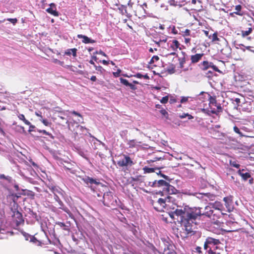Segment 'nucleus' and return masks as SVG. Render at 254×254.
I'll return each mask as SVG.
<instances>
[{
	"instance_id": "f257e3e1",
	"label": "nucleus",
	"mask_w": 254,
	"mask_h": 254,
	"mask_svg": "<svg viewBox=\"0 0 254 254\" xmlns=\"http://www.w3.org/2000/svg\"><path fill=\"white\" fill-rule=\"evenodd\" d=\"M201 214V208L200 207H193L190 208L188 206H185L183 208H177L174 212H172V215H170L171 217H174V215L180 217L178 221H180L181 223L182 229L184 231L182 232L183 235L182 237H187L189 236H191L194 234V221L197 217Z\"/></svg>"
},
{
	"instance_id": "f03ea898",
	"label": "nucleus",
	"mask_w": 254,
	"mask_h": 254,
	"mask_svg": "<svg viewBox=\"0 0 254 254\" xmlns=\"http://www.w3.org/2000/svg\"><path fill=\"white\" fill-rule=\"evenodd\" d=\"M157 188H160L162 190H159L158 194L162 196L168 195L169 194H176L178 190L170 183L163 180H158Z\"/></svg>"
},
{
	"instance_id": "7ed1b4c3",
	"label": "nucleus",
	"mask_w": 254,
	"mask_h": 254,
	"mask_svg": "<svg viewBox=\"0 0 254 254\" xmlns=\"http://www.w3.org/2000/svg\"><path fill=\"white\" fill-rule=\"evenodd\" d=\"M172 197L167 196L165 198H157V196H154L153 199L151 200V203L154 208L158 211H163L167 205V202H170Z\"/></svg>"
},
{
	"instance_id": "20e7f679",
	"label": "nucleus",
	"mask_w": 254,
	"mask_h": 254,
	"mask_svg": "<svg viewBox=\"0 0 254 254\" xmlns=\"http://www.w3.org/2000/svg\"><path fill=\"white\" fill-rule=\"evenodd\" d=\"M208 95L209 97V106L211 109L210 113L217 115L220 113L222 112L223 108L221 104L217 102L216 96H212L210 94H208Z\"/></svg>"
},
{
	"instance_id": "39448f33",
	"label": "nucleus",
	"mask_w": 254,
	"mask_h": 254,
	"mask_svg": "<svg viewBox=\"0 0 254 254\" xmlns=\"http://www.w3.org/2000/svg\"><path fill=\"white\" fill-rule=\"evenodd\" d=\"M205 215L207 217L213 220H217L220 217V212L215 211V209L213 208L210 203L208 205L206 206L203 213L201 212V214L199 216Z\"/></svg>"
},
{
	"instance_id": "423d86ee",
	"label": "nucleus",
	"mask_w": 254,
	"mask_h": 254,
	"mask_svg": "<svg viewBox=\"0 0 254 254\" xmlns=\"http://www.w3.org/2000/svg\"><path fill=\"white\" fill-rule=\"evenodd\" d=\"M51 190L53 192L54 194V199L59 204V208L60 209H61L63 210L64 212L67 213L69 216H71L72 215L71 212L69 210V209L66 207L63 201L61 200V199L60 198L58 194H57V192L60 193V192L58 191V189L56 188L55 187H52L51 188Z\"/></svg>"
},
{
	"instance_id": "0eeeda50",
	"label": "nucleus",
	"mask_w": 254,
	"mask_h": 254,
	"mask_svg": "<svg viewBox=\"0 0 254 254\" xmlns=\"http://www.w3.org/2000/svg\"><path fill=\"white\" fill-rule=\"evenodd\" d=\"M117 164L120 167L127 168L131 167L133 162L128 155L122 154L121 155V158L117 161Z\"/></svg>"
},
{
	"instance_id": "6e6552de",
	"label": "nucleus",
	"mask_w": 254,
	"mask_h": 254,
	"mask_svg": "<svg viewBox=\"0 0 254 254\" xmlns=\"http://www.w3.org/2000/svg\"><path fill=\"white\" fill-rule=\"evenodd\" d=\"M12 211V220L15 223L16 226L18 227L21 224H23L24 220L23 219L22 213L17 210V208L14 207L11 208Z\"/></svg>"
},
{
	"instance_id": "1a4fd4ad",
	"label": "nucleus",
	"mask_w": 254,
	"mask_h": 254,
	"mask_svg": "<svg viewBox=\"0 0 254 254\" xmlns=\"http://www.w3.org/2000/svg\"><path fill=\"white\" fill-rule=\"evenodd\" d=\"M146 9L145 5H143V3L137 5L134 10L135 16H137L139 18L145 17L146 14L148 13Z\"/></svg>"
},
{
	"instance_id": "9d476101",
	"label": "nucleus",
	"mask_w": 254,
	"mask_h": 254,
	"mask_svg": "<svg viewBox=\"0 0 254 254\" xmlns=\"http://www.w3.org/2000/svg\"><path fill=\"white\" fill-rule=\"evenodd\" d=\"M220 243L219 239H214L211 237H208L204 243V249L207 250L209 248V250H212V248L216 245Z\"/></svg>"
},
{
	"instance_id": "9b49d317",
	"label": "nucleus",
	"mask_w": 254,
	"mask_h": 254,
	"mask_svg": "<svg viewBox=\"0 0 254 254\" xmlns=\"http://www.w3.org/2000/svg\"><path fill=\"white\" fill-rule=\"evenodd\" d=\"M103 203L105 205L110 207L115 204L116 200L111 192L105 193L103 195Z\"/></svg>"
},
{
	"instance_id": "f8f14e48",
	"label": "nucleus",
	"mask_w": 254,
	"mask_h": 254,
	"mask_svg": "<svg viewBox=\"0 0 254 254\" xmlns=\"http://www.w3.org/2000/svg\"><path fill=\"white\" fill-rule=\"evenodd\" d=\"M81 180L86 185H92V184H96V185H99L100 184L99 182H98L97 180L94 179L92 178H90L88 176H85L84 177H83L81 178Z\"/></svg>"
},
{
	"instance_id": "ddd939ff",
	"label": "nucleus",
	"mask_w": 254,
	"mask_h": 254,
	"mask_svg": "<svg viewBox=\"0 0 254 254\" xmlns=\"http://www.w3.org/2000/svg\"><path fill=\"white\" fill-rule=\"evenodd\" d=\"M204 55L203 53H201L190 56L191 64H194L199 62L201 60Z\"/></svg>"
},
{
	"instance_id": "4468645a",
	"label": "nucleus",
	"mask_w": 254,
	"mask_h": 254,
	"mask_svg": "<svg viewBox=\"0 0 254 254\" xmlns=\"http://www.w3.org/2000/svg\"><path fill=\"white\" fill-rule=\"evenodd\" d=\"M212 205L215 211L220 212V214L222 213V211L224 210V207L223 204L219 201H215L214 203H210Z\"/></svg>"
},
{
	"instance_id": "2eb2a0df",
	"label": "nucleus",
	"mask_w": 254,
	"mask_h": 254,
	"mask_svg": "<svg viewBox=\"0 0 254 254\" xmlns=\"http://www.w3.org/2000/svg\"><path fill=\"white\" fill-rule=\"evenodd\" d=\"M50 5L51 7L47 8L46 11L55 16H58L59 14V12L56 10V4L54 3H52Z\"/></svg>"
},
{
	"instance_id": "dca6fc26",
	"label": "nucleus",
	"mask_w": 254,
	"mask_h": 254,
	"mask_svg": "<svg viewBox=\"0 0 254 254\" xmlns=\"http://www.w3.org/2000/svg\"><path fill=\"white\" fill-rule=\"evenodd\" d=\"M181 54L182 55V57L179 58L178 59V61L180 68H183L184 67V64L186 63L187 61V55L185 52H182Z\"/></svg>"
},
{
	"instance_id": "f3484780",
	"label": "nucleus",
	"mask_w": 254,
	"mask_h": 254,
	"mask_svg": "<svg viewBox=\"0 0 254 254\" xmlns=\"http://www.w3.org/2000/svg\"><path fill=\"white\" fill-rule=\"evenodd\" d=\"M223 200L225 202V205L226 208L228 209L229 211H230L231 209L232 208V199L231 197H225L223 198Z\"/></svg>"
},
{
	"instance_id": "a211bd4d",
	"label": "nucleus",
	"mask_w": 254,
	"mask_h": 254,
	"mask_svg": "<svg viewBox=\"0 0 254 254\" xmlns=\"http://www.w3.org/2000/svg\"><path fill=\"white\" fill-rule=\"evenodd\" d=\"M120 80L121 83L125 85L126 86H128L130 88L133 90H135L137 89L136 87L132 84V83H129L127 80L124 79L122 77L120 78Z\"/></svg>"
},
{
	"instance_id": "6ab92c4d",
	"label": "nucleus",
	"mask_w": 254,
	"mask_h": 254,
	"mask_svg": "<svg viewBox=\"0 0 254 254\" xmlns=\"http://www.w3.org/2000/svg\"><path fill=\"white\" fill-rule=\"evenodd\" d=\"M170 48L172 49L173 51H176L177 49L179 48L180 50H181L182 48L180 47V44L177 40H173L171 41Z\"/></svg>"
},
{
	"instance_id": "aec40b11",
	"label": "nucleus",
	"mask_w": 254,
	"mask_h": 254,
	"mask_svg": "<svg viewBox=\"0 0 254 254\" xmlns=\"http://www.w3.org/2000/svg\"><path fill=\"white\" fill-rule=\"evenodd\" d=\"M77 37L79 39L82 38V42L85 44H88V43H94L95 42V41L94 40L91 39L90 38H88L87 36L83 35L81 34H78L77 35Z\"/></svg>"
},
{
	"instance_id": "412c9836",
	"label": "nucleus",
	"mask_w": 254,
	"mask_h": 254,
	"mask_svg": "<svg viewBox=\"0 0 254 254\" xmlns=\"http://www.w3.org/2000/svg\"><path fill=\"white\" fill-rule=\"evenodd\" d=\"M159 0H147L146 2L143 3V5H145V8H148L149 7H153L156 5V3Z\"/></svg>"
},
{
	"instance_id": "4be33fe9",
	"label": "nucleus",
	"mask_w": 254,
	"mask_h": 254,
	"mask_svg": "<svg viewBox=\"0 0 254 254\" xmlns=\"http://www.w3.org/2000/svg\"><path fill=\"white\" fill-rule=\"evenodd\" d=\"M244 171V169L239 170L238 171V174L242 177V179L246 181L249 178H251V174L248 172H246L245 173H243V171Z\"/></svg>"
},
{
	"instance_id": "5701e85b",
	"label": "nucleus",
	"mask_w": 254,
	"mask_h": 254,
	"mask_svg": "<svg viewBox=\"0 0 254 254\" xmlns=\"http://www.w3.org/2000/svg\"><path fill=\"white\" fill-rule=\"evenodd\" d=\"M242 6L240 4H238L235 6V14L239 15V16H243L244 15V12L242 11Z\"/></svg>"
},
{
	"instance_id": "b1692460",
	"label": "nucleus",
	"mask_w": 254,
	"mask_h": 254,
	"mask_svg": "<svg viewBox=\"0 0 254 254\" xmlns=\"http://www.w3.org/2000/svg\"><path fill=\"white\" fill-rule=\"evenodd\" d=\"M77 49L76 48L69 49L65 51L64 54L67 56H70L71 54L74 57H76Z\"/></svg>"
},
{
	"instance_id": "393cba45",
	"label": "nucleus",
	"mask_w": 254,
	"mask_h": 254,
	"mask_svg": "<svg viewBox=\"0 0 254 254\" xmlns=\"http://www.w3.org/2000/svg\"><path fill=\"white\" fill-rule=\"evenodd\" d=\"M212 63L208 61H203L201 63V68L203 70H206L211 66Z\"/></svg>"
},
{
	"instance_id": "a878e982",
	"label": "nucleus",
	"mask_w": 254,
	"mask_h": 254,
	"mask_svg": "<svg viewBox=\"0 0 254 254\" xmlns=\"http://www.w3.org/2000/svg\"><path fill=\"white\" fill-rule=\"evenodd\" d=\"M56 224L60 227L63 228V230L67 231H69V227L70 226V222H67V224H68V225H66L64 223L61 222H57Z\"/></svg>"
},
{
	"instance_id": "bb28decb",
	"label": "nucleus",
	"mask_w": 254,
	"mask_h": 254,
	"mask_svg": "<svg viewBox=\"0 0 254 254\" xmlns=\"http://www.w3.org/2000/svg\"><path fill=\"white\" fill-rule=\"evenodd\" d=\"M141 143L142 142L141 141L138 142L135 139H131L128 141L127 144L129 148H134L137 145V144H141Z\"/></svg>"
},
{
	"instance_id": "cd10ccee",
	"label": "nucleus",
	"mask_w": 254,
	"mask_h": 254,
	"mask_svg": "<svg viewBox=\"0 0 254 254\" xmlns=\"http://www.w3.org/2000/svg\"><path fill=\"white\" fill-rule=\"evenodd\" d=\"M11 197L13 202H14L13 207H15L16 206L17 207L18 204L17 203V201L18 198L20 197V196L17 194H12L11 195Z\"/></svg>"
},
{
	"instance_id": "c85d7f7f",
	"label": "nucleus",
	"mask_w": 254,
	"mask_h": 254,
	"mask_svg": "<svg viewBox=\"0 0 254 254\" xmlns=\"http://www.w3.org/2000/svg\"><path fill=\"white\" fill-rule=\"evenodd\" d=\"M157 180H154L152 181H146L145 185L147 187H150L152 188H157Z\"/></svg>"
},
{
	"instance_id": "c756f323",
	"label": "nucleus",
	"mask_w": 254,
	"mask_h": 254,
	"mask_svg": "<svg viewBox=\"0 0 254 254\" xmlns=\"http://www.w3.org/2000/svg\"><path fill=\"white\" fill-rule=\"evenodd\" d=\"M156 168H159V167H156ZM143 170L144 173H145V174L155 172V168H152L151 167H148L145 166L143 168Z\"/></svg>"
},
{
	"instance_id": "7c9ffc66",
	"label": "nucleus",
	"mask_w": 254,
	"mask_h": 254,
	"mask_svg": "<svg viewBox=\"0 0 254 254\" xmlns=\"http://www.w3.org/2000/svg\"><path fill=\"white\" fill-rule=\"evenodd\" d=\"M212 42L216 43V41H219L220 39L218 37L217 32H214L212 35H211V38Z\"/></svg>"
},
{
	"instance_id": "2f4dec72",
	"label": "nucleus",
	"mask_w": 254,
	"mask_h": 254,
	"mask_svg": "<svg viewBox=\"0 0 254 254\" xmlns=\"http://www.w3.org/2000/svg\"><path fill=\"white\" fill-rule=\"evenodd\" d=\"M230 51L231 49L230 47H226L225 48L222 49L221 50V52L223 54L225 55L227 57H228L230 54Z\"/></svg>"
},
{
	"instance_id": "473e14b6",
	"label": "nucleus",
	"mask_w": 254,
	"mask_h": 254,
	"mask_svg": "<svg viewBox=\"0 0 254 254\" xmlns=\"http://www.w3.org/2000/svg\"><path fill=\"white\" fill-rule=\"evenodd\" d=\"M37 131L39 133H42L45 135H48L52 139L54 138V136L53 135V134L52 133L47 131L46 130L38 129Z\"/></svg>"
},
{
	"instance_id": "72a5a7b5",
	"label": "nucleus",
	"mask_w": 254,
	"mask_h": 254,
	"mask_svg": "<svg viewBox=\"0 0 254 254\" xmlns=\"http://www.w3.org/2000/svg\"><path fill=\"white\" fill-rule=\"evenodd\" d=\"M30 241L37 244L38 246H41V245L43 244L41 241L38 240L34 236H32L30 238Z\"/></svg>"
},
{
	"instance_id": "f704fd0d",
	"label": "nucleus",
	"mask_w": 254,
	"mask_h": 254,
	"mask_svg": "<svg viewBox=\"0 0 254 254\" xmlns=\"http://www.w3.org/2000/svg\"><path fill=\"white\" fill-rule=\"evenodd\" d=\"M18 117V118L20 120L23 121V122L26 125H30V122L25 119V116H24V115H23V114H19Z\"/></svg>"
},
{
	"instance_id": "c9c22d12",
	"label": "nucleus",
	"mask_w": 254,
	"mask_h": 254,
	"mask_svg": "<svg viewBox=\"0 0 254 254\" xmlns=\"http://www.w3.org/2000/svg\"><path fill=\"white\" fill-rule=\"evenodd\" d=\"M163 254H176L175 251L173 250L170 249L169 247L165 248L163 252Z\"/></svg>"
},
{
	"instance_id": "e433bc0d",
	"label": "nucleus",
	"mask_w": 254,
	"mask_h": 254,
	"mask_svg": "<svg viewBox=\"0 0 254 254\" xmlns=\"http://www.w3.org/2000/svg\"><path fill=\"white\" fill-rule=\"evenodd\" d=\"M150 166L152 168H156V167H159V168H155V170H159L164 168V166L162 164H159L158 163L155 164L154 163H151L149 164Z\"/></svg>"
},
{
	"instance_id": "4c0bfd02",
	"label": "nucleus",
	"mask_w": 254,
	"mask_h": 254,
	"mask_svg": "<svg viewBox=\"0 0 254 254\" xmlns=\"http://www.w3.org/2000/svg\"><path fill=\"white\" fill-rule=\"evenodd\" d=\"M163 159H164V158H162V157H155L153 158L152 159H150V160H147L146 162H147V163H148V164H151V163H154L155 162H156L157 161L160 160H163Z\"/></svg>"
},
{
	"instance_id": "58836bf2",
	"label": "nucleus",
	"mask_w": 254,
	"mask_h": 254,
	"mask_svg": "<svg viewBox=\"0 0 254 254\" xmlns=\"http://www.w3.org/2000/svg\"><path fill=\"white\" fill-rule=\"evenodd\" d=\"M65 67L70 71H72L76 73L77 70H78L77 67L75 66H74L71 65H66Z\"/></svg>"
},
{
	"instance_id": "ea45409f",
	"label": "nucleus",
	"mask_w": 254,
	"mask_h": 254,
	"mask_svg": "<svg viewBox=\"0 0 254 254\" xmlns=\"http://www.w3.org/2000/svg\"><path fill=\"white\" fill-rule=\"evenodd\" d=\"M253 31V29L252 28H249L248 30L247 31H242V35L243 37H246L250 35Z\"/></svg>"
},
{
	"instance_id": "a19ab883",
	"label": "nucleus",
	"mask_w": 254,
	"mask_h": 254,
	"mask_svg": "<svg viewBox=\"0 0 254 254\" xmlns=\"http://www.w3.org/2000/svg\"><path fill=\"white\" fill-rule=\"evenodd\" d=\"M233 130L235 132L238 134L240 137L244 136L243 133L240 131V129L237 126H235L233 127Z\"/></svg>"
},
{
	"instance_id": "79ce46f5",
	"label": "nucleus",
	"mask_w": 254,
	"mask_h": 254,
	"mask_svg": "<svg viewBox=\"0 0 254 254\" xmlns=\"http://www.w3.org/2000/svg\"><path fill=\"white\" fill-rule=\"evenodd\" d=\"M76 74H80V75H82L85 78H88L87 77V76L88 75V73L87 71H83V70H77L76 72Z\"/></svg>"
},
{
	"instance_id": "37998d69",
	"label": "nucleus",
	"mask_w": 254,
	"mask_h": 254,
	"mask_svg": "<svg viewBox=\"0 0 254 254\" xmlns=\"http://www.w3.org/2000/svg\"><path fill=\"white\" fill-rule=\"evenodd\" d=\"M156 174L157 175H160L161 177H162L164 179H165L166 181H168L169 182H170L171 179L169 178V177L168 176H166L164 174H163L161 173V172L159 170L158 172H156Z\"/></svg>"
},
{
	"instance_id": "c03bdc74",
	"label": "nucleus",
	"mask_w": 254,
	"mask_h": 254,
	"mask_svg": "<svg viewBox=\"0 0 254 254\" xmlns=\"http://www.w3.org/2000/svg\"><path fill=\"white\" fill-rule=\"evenodd\" d=\"M203 194L211 200H214L215 197V195L214 194L210 193H204Z\"/></svg>"
},
{
	"instance_id": "a18cd8bd",
	"label": "nucleus",
	"mask_w": 254,
	"mask_h": 254,
	"mask_svg": "<svg viewBox=\"0 0 254 254\" xmlns=\"http://www.w3.org/2000/svg\"><path fill=\"white\" fill-rule=\"evenodd\" d=\"M169 100V96H166L165 97H163L161 100L160 102L162 104H166L168 102Z\"/></svg>"
},
{
	"instance_id": "49530a36",
	"label": "nucleus",
	"mask_w": 254,
	"mask_h": 254,
	"mask_svg": "<svg viewBox=\"0 0 254 254\" xmlns=\"http://www.w3.org/2000/svg\"><path fill=\"white\" fill-rule=\"evenodd\" d=\"M182 35L184 37L190 36V31L189 29H186L184 31H182Z\"/></svg>"
},
{
	"instance_id": "de8ad7c7",
	"label": "nucleus",
	"mask_w": 254,
	"mask_h": 254,
	"mask_svg": "<svg viewBox=\"0 0 254 254\" xmlns=\"http://www.w3.org/2000/svg\"><path fill=\"white\" fill-rule=\"evenodd\" d=\"M40 121L46 126H50L51 125V123L48 122L46 119H42Z\"/></svg>"
},
{
	"instance_id": "09e8293b",
	"label": "nucleus",
	"mask_w": 254,
	"mask_h": 254,
	"mask_svg": "<svg viewBox=\"0 0 254 254\" xmlns=\"http://www.w3.org/2000/svg\"><path fill=\"white\" fill-rule=\"evenodd\" d=\"M160 113L163 115L164 116V117H165L167 119L168 118V112L164 109H162L160 111Z\"/></svg>"
},
{
	"instance_id": "8fccbe9b",
	"label": "nucleus",
	"mask_w": 254,
	"mask_h": 254,
	"mask_svg": "<svg viewBox=\"0 0 254 254\" xmlns=\"http://www.w3.org/2000/svg\"><path fill=\"white\" fill-rule=\"evenodd\" d=\"M159 60V58L158 56H154L151 58V59L150 61V64H153L154 63L155 61H156V62L158 61Z\"/></svg>"
},
{
	"instance_id": "3c124183",
	"label": "nucleus",
	"mask_w": 254,
	"mask_h": 254,
	"mask_svg": "<svg viewBox=\"0 0 254 254\" xmlns=\"http://www.w3.org/2000/svg\"><path fill=\"white\" fill-rule=\"evenodd\" d=\"M167 71L168 73L170 74H173L175 72V67L173 65H172V66L167 69Z\"/></svg>"
},
{
	"instance_id": "603ef678",
	"label": "nucleus",
	"mask_w": 254,
	"mask_h": 254,
	"mask_svg": "<svg viewBox=\"0 0 254 254\" xmlns=\"http://www.w3.org/2000/svg\"><path fill=\"white\" fill-rule=\"evenodd\" d=\"M230 165L231 166H232L233 167H235L236 168H239L240 166V165L239 164L237 163V162L236 161H234V162L230 161Z\"/></svg>"
},
{
	"instance_id": "864d4df0",
	"label": "nucleus",
	"mask_w": 254,
	"mask_h": 254,
	"mask_svg": "<svg viewBox=\"0 0 254 254\" xmlns=\"http://www.w3.org/2000/svg\"><path fill=\"white\" fill-rule=\"evenodd\" d=\"M70 113L72 114H73V115H74L75 116H78V117H80L81 118V120H83L82 116V115L80 113H78V112H76L75 111H71Z\"/></svg>"
},
{
	"instance_id": "5fc2aeb1",
	"label": "nucleus",
	"mask_w": 254,
	"mask_h": 254,
	"mask_svg": "<svg viewBox=\"0 0 254 254\" xmlns=\"http://www.w3.org/2000/svg\"><path fill=\"white\" fill-rule=\"evenodd\" d=\"M7 20L11 22L13 24H15L17 22V19L16 18H8Z\"/></svg>"
},
{
	"instance_id": "6e6d98bb",
	"label": "nucleus",
	"mask_w": 254,
	"mask_h": 254,
	"mask_svg": "<svg viewBox=\"0 0 254 254\" xmlns=\"http://www.w3.org/2000/svg\"><path fill=\"white\" fill-rule=\"evenodd\" d=\"M210 67H211L214 71L220 72V70L218 69V68L215 65L213 64L212 63L211 66H210Z\"/></svg>"
},
{
	"instance_id": "4d7b16f0",
	"label": "nucleus",
	"mask_w": 254,
	"mask_h": 254,
	"mask_svg": "<svg viewBox=\"0 0 254 254\" xmlns=\"http://www.w3.org/2000/svg\"><path fill=\"white\" fill-rule=\"evenodd\" d=\"M95 68L97 70L100 71L101 73H102L103 71L104 70V69L101 66L95 65Z\"/></svg>"
},
{
	"instance_id": "13d9d810",
	"label": "nucleus",
	"mask_w": 254,
	"mask_h": 254,
	"mask_svg": "<svg viewBox=\"0 0 254 254\" xmlns=\"http://www.w3.org/2000/svg\"><path fill=\"white\" fill-rule=\"evenodd\" d=\"M121 72V69H118L117 71L113 72V75L116 77H119L120 75Z\"/></svg>"
},
{
	"instance_id": "bf43d9fd",
	"label": "nucleus",
	"mask_w": 254,
	"mask_h": 254,
	"mask_svg": "<svg viewBox=\"0 0 254 254\" xmlns=\"http://www.w3.org/2000/svg\"><path fill=\"white\" fill-rule=\"evenodd\" d=\"M234 101L236 103V104L237 105V108L238 107V106H239L240 103H241V100L239 98H236L234 100Z\"/></svg>"
},
{
	"instance_id": "052dcab7",
	"label": "nucleus",
	"mask_w": 254,
	"mask_h": 254,
	"mask_svg": "<svg viewBox=\"0 0 254 254\" xmlns=\"http://www.w3.org/2000/svg\"><path fill=\"white\" fill-rule=\"evenodd\" d=\"M189 97H183L181 100V102L182 103L186 102L188 101Z\"/></svg>"
},
{
	"instance_id": "680f3d73",
	"label": "nucleus",
	"mask_w": 254,
	"mask_h": 254,
	"mask_svg": "<svg viewBox=\"0 0 254 254\" xmlns=\"http://www.w3.org/2000/svg\"><path fill=\"white\" fill-rule=\"evenodd\" d=\"M143 74H141L140 73H137L136 74H134L132 76L134 77H135L136 78H143Z\"/></svg>"
},
{
	"instance_id": "e2e57ef3",
	"label": "nucleus",
	"mask_w": 254,
	"mask_h": 254,
	"mask_svg": "<svg viewBox=\"0 0 254 254\" xmlns=\"http://www.w3.org/2000/svg\"><path fill=\"white\" fill-rule=\"evenodd\" d=\"M96 53L100 54V55H102L103 56H104V57H107V55L103 51H102V50H100L98 52H96Z\"/></svg>"
},
{
	"instance_id": "0e129e2a",
	"label": "nucleus",
	"mask_w": 254,
	"mask_h": 254,
	"mask_svg": "<svg viewBox=\"0 0 254 254\" xmlns=\"http://www.w3.org/2000/svg\"><path fill=\"white\" fill-rule=\"evenodd\" d=\"M205 35L209 39L211 38V35L209 34V31L206 30H203V31Z\"/></svg>"
},
{
	"instance_id": "69168bd1",
	"label": "nucleus",
	"mask_w": 254,
	"mask_h": 254,
	"mask_svg": "<svg viewBox=\"0 0 254 254\" xmlns=\"http://www.w3.org/2000/svg\"><path fill=\"white\" fill-rule=\"evenodd\" d=\"M177 102V100L174 98L173 96H171L170 102L171 104L176 103Z\"/></svg>"
},
{
	"instance_id": "338daca9",
	"label": "nucleus",
	"mask_w": 254,
	"mask_h": 254,
	"mask_svg": "<svg viewBox=\"0 0 254 254\" xmlns=\"http://www.w3.org/2000/svg\"><path fill=\"white\" fill-rule=\"evenodd\" d=\"M202 112L205 114H207L208 115H209V113H210V111H209V110H207V109H202Z\"/></svg>"
},
{
	"instance_id": "774afa93",
	"label": "nucleus",
	"mask_w": 254,
	"mask_h": 254,
	"mask_svg": "<svg viewBox=\"0 0 254 254\" xmlns=\"http://www.w3.org/2000/svg\"><path fill=\"white\" fill-rule=\"evenodd\" d=\"M208 254H220L219 253H216L214 252L213 250H209L208 251Z\"/></svg>"
}]
</instances>
